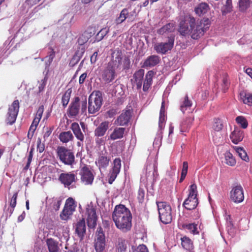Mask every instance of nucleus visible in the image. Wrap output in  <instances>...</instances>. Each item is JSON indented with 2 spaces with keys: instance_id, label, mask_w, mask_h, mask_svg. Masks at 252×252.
Listing matches in <instances>:
<instances>
[{
  "instance_id": "603ef678",
  "label": "nucleus",
  "mask_w": 252,
  "mask_h": 252,
  "mask_svg": "<svg viewBox=\"0 0 252 252\" xmlns=\"http://www.w3.org/2000/svg\"><path fill=\"white\" fill-rule=\"evenodd\" d=\"M38 95V92H36L33 90H30L28 94V99L29 100L33 101L34 103H35Z\"/></svg>"
},
{
  "instance_id": "c03bdc74",
  "label": "nucleus",
  "mask_w": 252,
  "mask_h": 252,
  "mask_svg": "<svg viewBox=\"0 0 252 252\" xmlns=\"http://www.w3.org/2000/svg\"><path fill=\"white\" fill-rule=\"evenodd\" d=\"M76 207L75 201L72 198L69 197L66 200L64 207L74 212Z\"/></svg>"
},
{
  "instance_id": "49530a36",
  "label": "nucleus",
  "mask_w": 252,
  "mask_h": 252,
  "mask_svg": "<svg viewBox=\"0 0 252 252\" xmlns=\"http://www.w3.org/2000/svg\"><path fill=\"white\" fill-rule=\"evenodd\" d=\"M191 102L189 100L188 95H186L185 96L184 100L183 101L182 104L181 105L180 109L183 113H184L188 108L191 107Z\"/></svg>"
},
{
  "instance_id": "1a4fd4ad",
  "label": "nucleus",
  "mask_w": 252,
  "mask_h": 252,
  "mask_svg": "<svg viewBox=\"0 0 252 252\" xmlns=\"http://www.w3.org/2000/svg\"><path fill=\"white\" fill-rule=\"evenodd\" d=\"M132 111L131 107L127 106L115 120V124L121 126H127L132 117Z\"/></svg>"
},
{
  "instance_id": "473e14b6",
  "label": "nucleus",
  "mask_w": 252,
  "mask_h": 252,
  "mask_svg": "<svg viewBox=\"0 0 252 252\" xmlns=\"http://www.w3.org/2000/svg\"><path fill=\"white\" fill-rule=\"evenodd\" d=\"M209 9V6L207 3H200L194 9L195 13L199 16L206 13Z\"/></svg>"
},
{
  "instance_id": "0eeeda50",
  "label": "nucleus",
  "mask_w": 252,
  "mask_h": 252,
  "mask_svg": "<svg viewBox=\"0 0 252 252\" xmlns=\"http://www.w3.org/2000/svg\"><path fill=\"white\" fill-rule=\"evenodd\" d=\"M197 186L193 184L189 186L188 198L184 201L183 206L188 210L195 209L198 204Z\"/></svg>"
},
{
  "instance_id": "a19ab883",
  "label": "nucleus",
  "mask_w": 252,
  "mask_h": 252,
  "mask_svg": "<svg viewBox=\"0 0 252 252\" xmlns=\"http://www.w3.org/2000/svg\"><path fill=\"white\" fill-rule=\"evenodd\" d=\"M197 225L195 223H191L184 224L183 225V227L185 229H188L193 234H197L199 233V232L197 231Z\"/></svg>"
},
{
  "instance_id": "dca6fc26",
  "label": "nucleus",
  "mask_w": 252,
  "mask_h": 252,
  "mask_svg": "<svg viewBox=\"0 0 252 252\" xmlns=\"http://www.w3.org/2000/svg\"><path fill=\"white\" fill-rule=\"evenodd\" d=\"M230 199L236 203L242 202L244 199V195L242 187L236 185L233 187L230 192Z\"/></svg>"
},
{
  "instance_id": "e2e57ef3",
  "label": "nucleus",
  "mask_w": 252,
  "mask_h": 252,
  "mask_svg": "<svg viewBox=\"0 0 252 252\" xmlns=\"http://www.w3.org/2000/svg\"><path fill=\"white\" fill-rule=\"evenodd\" d=\"M39 122L40 121H39V119L37 120V118H34L32 123V125L30 126V131H31L32 133H34Z\"/></svg>"
},
{
  "instance_id": "9b49d317",
  "label": "nucleus",
  "mask_w": 252,
  "mask_h": 252,
  "mask_svg": "<svg viewBox=\"0 0 252 252\" xmlns=\"http://www.w3.org/2000/svg\"><path fill=\"white\" fill-rule=\"evenodd\" d=\"M20 105L18 100H15L9 106L7 114L6 121L9 125L15 123L19 110Z\"/></svg>"
},
{
  "instance_id": "72a5a7b5",
  "label": "nucleus",
  "mask_w": 252,
  "mask_h": 252,
  "mask_svg": "<svg viewBox=\"0 0 252 252\" xmlns=\"http://www.w3.org/2000/svg\"><path fill=\"white\" fill-rule=\"evenodd\" d=\"M128 15L129 12L128 9L127 8H124L121 11L119 16L116 18V24L119 25L124 22L128 17Z\"/></svg>"
},
{
  "instance_id": "a211bd4d",
  "label": "nucleus",
  "mask_w": 252,
  "mask_h": 252,
  "mask_svg": "<svg viewBox=\"0 0 252 252\" xmlns=\"http://www.w3.org/2000/svg\"><path fill=\"white\" fill-rule=\"evenodd\" d=\"M112 61L108 63H111L115 68H118L122 64L123 53L121 50L116 49L112 53Z\"/></svg>"
},
{
  "instance_id": "774afa93",
  "label": "nucleus",
  "mask_w": 252,
  "mask_h": 252,
  "mask_svg": "<svg viewBox=\"0 0 252 252\" xmlns=\"http://www.w3.org/2000/svg\"><path fill=\"white\" fill-rule=\"evenodd\" d=\"M89 38L86 36H84V33H83L78 38V41L80 45H83L85 43H86Z\"/></svg>"
},
{
  "instance_id": "f8f14e48",
  "label": "nucleus",
  "mask_w": 252,
  "mask_h": 252,
  "mask_svg": "<svg viewBox=\"0 0 252 252\" xmlns=\"http://www.w3.org/2000/svg\"><path fill=\"white\" fill-rule=\"evenodd\" d=\"M80 175L81 181L85 185H92L94 180V175L90 167L87 165L83 166L80 169Z\"/></svg>"
},
{
  "instance_id": "a878e982",
  "label": "nucleus",
  "mask_w": 252,
  "mask_h": 252,
  "mask_svg": "<svg viewBox=\"0 0 252 252\" xmlns=\"http://www.w3.org/2000/svg\"><path fill=\"white\" fill-rule=\"evenodd\" d=\"M75 233L81 240L83 239L86 233V224L84 219L83 218L76 223Z\"/></svg>"
},
{
  "instance_id": "9d476101",
  "label": "nucleus",
  "mask_w": 252,
  "mask_h": 252,
  "mask_svg": "<svg viewBox=\"0 0 252 252\" xmlns=\"http://www.w3.org/2000/svg\"><path fill=\"white\" fill-rule=\"evenodd\" d=\"M20 105L18 100H15L9 106L7 114L6 121L9 125L15 123L19 110Z\"/></svg>"
},
{
  "instance_id": "4468645a",
  "label": "nucleus",
  "mask_w": 252,
  "mask_h": 252,
  "mask_svg": "<svg viewBox=\"0 0 252 252\" xmlns=\"http://www.w3.org/2000/svg\"><path fill=\"white\" fill-rule=\"evenodd\" d=\"M121 168V159L116 158L112 163V167L109 171L108 183L112 184L119 174Z\"/></svg>"
},
{
  "instance_id": "412c9836",
  "label": "nucleus",
  "mask_w": 252,
  "mask_h": 252,
  "mask_svg": "<svg viewBox=\"0 0 252 252\" xmlns=\"http://www.w3.org/2000/svg\"><path fill=\"white\" fill-rule=\"evenodd\" d=\"M160 61V58L158 56L151 55L145 60L142 67L143 68L154 67L158 64Z\"/></svg>"
},
{
  "instance_id": "6e6552de",
  "label": "nucleus",
  "mask_w": 252,
  "mask_h": 252,
  "mask_svg": "<svg viewBox=\"0 0 252 252\" xmlns=\"http://www.w3.org/2000/svg\"><path fill=\"white\" fill-rule=\"evenodd\" d=\"M174 44V37L170 36L168 37V41L166 42H159L155 44L154 49L158 54L164 55L173 48Z\"/></svg>"
},
{
  "instance_id": "bf43d9fd",
  "label": "nucleus",
  "mask_w": 252,
  "mask_h": 252,
  "mask_svg": "<svg viewBox=\"0 0 252 252\" xmlns=\"http://www.w3.org/2000/svg\"><path fill=\"white\" fill-rule=\"evenodd\" d=\"M83 33H84V36H87L90 39L95 33V28L89 27Z\"/></svg>"
},
{
  "instance_id": "f257e3e1",
  "label": "nucleus",
  "mask_w": 252,
  "mask_h": 252,
  "mask_svg": "<svg viewBox=\"0 0 252 252\" xmlns=\"http://www.w3.org/2000/svg\"><path fill=\"white\" fill-rule=\"evenodd\" d=\"M208 19L196 20L189 14L181 16L179 20L178 31L183 36L190 35L193 39H198L202 36L210 27Z\"/></svg>"
},
{
  "instance_id": "2f4dec72",
  "label": "nucleus",
  "mask_w": 252,
  "mask_h": 252,
  "mask_svg": "<svg viewBox=\"0 0 252 252\" xmlns=\"http://www.w3.org/2000/svg\"><path fill=\"white\" fill-rule=\"evenodd\" d=\"M193 119L191 118H186L180 124V131L185 132L189 130Z\"/></svg>"
},
{
  "instance_id": "4be33fe9",
  "label": "nucleus",
  "mask_w": 252,
  "mask_h": 252,
  "mask_svg": "<svg viewBox=\"0 0 252 252\" xmlns=\"http://www.w3.org/2000/svg\"><path fill=\"white\" fill-rule=\"evenodd\" d=\"M128 241L123 237H119L115 243L116 252H126Z\"/></svg>"
},
{
  "instance_id": "f03ea898",
  "label": "nucleus",
  "mask_w": 252,
  "mask_h": 252,
  "mask_svg": "<svg viewBox=\"0 0 252 252\" xmlns=\"http://www.w3.org/2000/svg\"><path fill=\"white\" fill-rule=\"evenodd\" d=\"M112 217L116 227L123 232H126L131 229L132 215L129 210L124 205H116Z\"/></svg>"
},
{
  "instance_id": "7ed1b4c3",
  "label": "nucleus",
  "mask_w": 252,
  "mask_h": 252,
  "mask_svg": "<svg viewBox=\"0 0 252 252\" xmlns=\"http://www.w3.org/2000/svg\"><path fill=\"white\" fill-rule=\"evenodd\" d=\"M87 106V98H85L84 100L80 101V98L78 96L75 97L71 102L67 113L69 118H74L76 117L80 112L81 114H84L86 112Z\"/></svg>"
},
{
  "instance_id": "09e8293b",
  "label": "nucleus",
  "mask_w": 252,
  "mask_h": 252,
  "mask_svg": "<svg viewBox=\"0 0 252 252\" xmlns=\"http://www.w3.org/2000/svg\"><path fill=\"white\" fill-rule=\"evenodd\" d=\"M65 249L68 250L67 252H82V251L79 249L78 244L76 243H74L71 246H69V244L67 243L65 245Z\"/></svg>"
},
{
  "instance_id": "6e6d98bb",
  "label": "nucleus",
  "mask_w": 252,
  "mask_h": 252,
  "mask_svg": "<svg viewBox=\"0 0 252 252\" xmlns=\"http://www.w3.org/2000/svg\"><path fill=\"white\" fill-rule=\"evenodd\" d=\"M33 151H34V148L33 147L31 148L30 151L29 153V155H28V161H27V164L24 168V170L25 171L27 170L30 166L31 162L32 161V157H33Z\"/></svg>"
},
{
  "instance_id": "79ce46f5",
  "label": "nucleus",
  "mask_w": 252,
  "mask_h": 252,
  "mask_svg": "<svg viewBox=\"0 0 252 252\" xmlns=\"http://www.w3.org/2000/svg\"><path fill=\"white\" fill-rule=\"evenodd\" d=\"M96 236L95 242H105V235L102 228L100 226L97 228Z\"/></svg>"
},
{
  "instance_id": "052dcab7",
  "label": "nucleus",
  "mask_w": 252,
  "mask_h": 252,
  "mask_svg": "<svg viewBox=\"0 0 252 252\" xmlns=\"http://www.w3.org/2000/svg\"><path fill=\"white\" fill-rule=\"evenodd\" d=\"M62 200L60 198L53 199L52 201V207L55 211H58L60 208Z\"/></svg>"
},
{
  "instance_id": "338daca9",
  "label": "nucleus",
  "mask_w": 252,
  "mask_h": 252,
  "mask_svg": "<svg viewBox=\"0 0 252 252\" xmlns=\"http://www.w3.org/2000/svg\"><path fill=\"white\" fill-rule=\"evenodd\" d=\"M130 65V61L128 57H125L123 61V67L124 69H129Z\"/></svg>"
},
{
  "instance_id": "0e129e2a",
  "label": "nucleus",
  "mask_w": 252,
  "mask_h": 252,
  "mask_svg": "<svg viewBox=\"0 0 252 252\" xmlns=\"http://www.w3.org/2000/svg\"><path fill=\"white\" fill-rule=\"evenodd\" d=\"M37 150L40 153H42L45 150V144L42 143L41 139L38 138L37 140Z\"/></svg>"
},
{
  "instance_id": "680f3d73",
  "label": "nucleus",
  "mask_w": 252,
  "mask_h": 252,
  "mask_svg": "<svg viewBox=\"0 0 252 252\" xmlns=\"http://www.w3.org/2000/svg\"><path fill=\"white\" fill-rule=\"evenodd\" d=\"M17 196H18V192H16L13 194V195L11 199L10 205L12 208V210L10 211L11 214L12 213V212L14 210V208L15 207V206L16 205V200H17Z\"/></svg>"
},
{
  "instance_id": "f3484780",
  "label": "nucleus",
  "mask_w": 252,
  "mask_h": 252,
  "mask_svg": "<svg viewBox=\"0 0 252 252\" xmlns=\"http://www.w3.org/2000/svg\"><path fill=\"white\" fill-rule=\"evenodd\" d=\"M87 216V221L88 226L90 228H94L96 225L97 216L96 210L93 207H89L86 208V212Z\"/></svg>"
},
{
  "instance_id": "b1692460",
  "label": "nucleus",
  "mask_w": 252,
  "mask_h": 252,
  "mask_svg": "<svg viewBox=\"0 0 252 252\" xmlns=\"http://www.w3.org/2000/svg\"><path fill=\"white\" fill-rule=\"evenodd\" d=\"M110 160V159L109 157L102 154L99 156L95 161V164L100 170L105 169L108 166Z\"/></svg>"
},
{
  "instance_id": "4d7b16f0",
  "label": "nucleus",
  "mask_w": 252,
  "mask_h": 252,
  "mask_svg": "<svg viewBox=\"0 0 252 252\" xmlns=\"http://www.w3.org/2000/svg\"><path fill=\"white\" fill-rule=\"evenodd\" d=\"M145 198V191L143 188L139 187L137 192V198L140 203L143 202Z\"/></svg>"
},
{
  "instance_id": "aec40b11",
  "label": "nucleus",
  "mask_w": 252,
  "mask_h": 252,
  "mask_svg": "<svg viewBox=\"0 0 252 252\" xmlns=\"http://www.w3.org/2000/svg\"><path fill=\"white\" fill-rule=\"evenodd\" d=\"M110 123L108 121L101 122L94 130V135L95 137L103 136L109 127Z\"/></svg>"
},
{
  "instance_id": "423d86ee",
  "label": "nucleus",
  "mask_w": 252,
  "mask_h": 252,
  "mask_svg": "<svg viewBox=\"0 0 252 252\" xmlns=\"http://www.w3.org/2000/svg\"><path fill=\"white\" fill-rule=\"evenodd\" d=\"M160 221L164 224L171 222L173 213L171 206L166 202H156Z\"/></svg>"
},
{
  "instance_id": "8fccbe9b",
  "label": "nucleus",
  "mask_w": 252,
  "mask_h": 252,
  "mask_svg": "<svg viewBox=\"0 0 252 252\" xmlns=\"http://www.w3.org/2000/svg\"><path fill=\"white\" fill-rule=\"evenodd\" d=\"M173 27L174 26L173 24L168 23L163 26L159 30H158L157 32L159 34L163 35L164 33H165L167 32H170L171 29H172Z\"/></svg>"
},
{
  "instance_id": "6ab92c4d",
  "label": "nucleus",
  "mask_w": 252,
  "mask_h": 252,
  "mask_svg": "<svg viewBox=\"0 0 252 252\" xmlns=\"http://www.w3.org/2000/svg\"><path fill=\"white\" fill-rule=\"evenodd\" d=\"M229 137L232 143L237 144L242 141L244 137V133L240 128L235 127L234 130L230 133Z\"/></svg>"
},
{
  "instance_id": "f704fd0d",
  "label": "nucleus",
  "mask_w": 252,
  "mask_h": 252,
  "mask_svg": "<svg viewBox=\"0 0 252 252\" xmlns=\"http://www.w3.org/2000/svg\"><path fill=\"white\" fill-rule=\"evenodd\" d=\"M181 244L184 249L188 251L193 249V243L189 237L187 236L183 237L181 238Z\"/></svg>"
},
{
  "instance_id": "39448f33",
  "label": "nucleus",
  "mask_w": 252,
  "mask_h": 252,
  "mask_svg": "<svg viewBox=\"0 0 252 252\" xmlns=\"http://www.w3.org/2000/svg\"><path fill=\"white\" fill-rule=\"evenodd\" d=\"M102 94L99 91H94L89 96L88 112L94 114L98 112L102 104Z\"/></svg>"
},
{
  "instance_id": "58836bf2",
  "label": "nucleus",
  "mask_w": 252,
  "mask_h": 252,
  "mask_svg": "<svg viewBox=\"0 0 252 252\" xmlns=\"http://www.w3.org/2000/svg\"><path fill=\"white\" fill-rule=\"evenodd\" d=\"M234 149L242 159L247 162L249 161V157L243 148L235 146L234 147Z\"/></svg>"
},
{
  "instance_id": "5fc2aeb1",
  "label": "nucleus",
  "mask_w": 252,
  "mask_h": 252,
  "mask_svg": "<svg viewBox=\"0 0 252 252\" xmlns=\"http://www.w3.org/2000/svg\"><path fill=\"white\" fill-rule=\"evenodd\" d=\"M222 82V90L224 93H225L228 89L230 85V82L226 76H224L223 77Z\"/></svg>"
},
{
  "instance_id": "ddd939ff",
  "label": "nucleus",
  "mask_w": 252,
  "mask_h": 252,
  "mask_svg": "<svg viewBox=\"0 0 252 252\" xmlns=\"http://www.w3.org/2000/svg\"><path fill=\"white\" fill-rule=\"evenodd\" d=\"M116 69L111 63H108L107 66L102 71L101 76L105 84L112 82L116 77Z\"/></svg>"
},
{
  "instance_id": "c9c22d12",
  "label": "nucleus",
  "mask_w": 252,
  "mask_h": 252,
  "mask_svg": "<svg viewBox=\"0 0 252 252\" xmlns=\"http://www.w3.org/2000/svg\"><path fill=\"white\" fill-rule=\"evenodd\" d=\"M72 90L71 88L67 89L63 94L62 97V103L63 108H65L69 101Z\"/></svg>"
},
{
  "instance_id": "2eb2a0df",
  "label": "nucleus",
  "mask_w": 252,
  "mask_h": 252,
  "mask_svg": "<svg viewBox=\"0 0 252 252\" xmlns=\"http://www.w3.org/2000/svg\"><path fill=\"white\" fill-rule=\"evenodd\" d=\"M76 175L73 172L62 173L59 176L58 180L65 188H68L76 180Z\"/></svg>"
},
{
  "instance_id": "c85d7f7f",
  "label": "nucleus",
  "mask_w": 252,
  "mask_h": 252,
  "mask_svg": "<svg viewBox=\"0 0 252 252\" xmlns=\"http://www.w3.org/2000/svg\"><path fill=\"white\" fill-rule=\"evenodd\" d=\"M154 74V73L153 71L150 70L148 71V72L146 74L145 79L143 86V91H147L149 90V88L151 87L152 83Z\"/></svg>"
},
{
  "instance_id": "de8ad7c7",
  "label": "nucleus",
  "mask_w": 252,
  "mask_h": 252,
  "mask_svg": "<svg viewBox=\"0 0 252 252\" xmlns=\"http://www.w3.org/2000/svg\"><path fill=\"white\" fill-rule=\"evenodd\" d=\"M188 163L187 161H184L183 163V168L181 172V177L179 183H182L185 179L188 173Z\"/></svg>"
},
{
  "instance_id": "a18cd8bd",
  "label": "nucleus",
  "mask_w": 252,
  "mask_h": 252,
  "mask_svg": "<svg viewBox=\"0 0 252 252\" xmlns=\"http://www.w3.org/2000/svg\"><path fill=\"white\" fill-rule=\"evenodd\" d=\"M236 123L244 129L246 128L248 126V123L247 119L242 116H239L236 118Z\"/></svg>"
},
{
  "instance_id": "c756f323",
  "label": "nucleus",
  "mask_w": 252,
  "mask_h": 252,
  "mask_svg": "<svg viewBox=\"0 0 252 252\" xmlns=\"http://www.w3.org/2000/svg\"><path fill=\"white\" fill-rule=\"evenodd\" d=\"M241 99L244 103L249 106H252V94L245 91L241 92L240 94Z\"/></svg>"
},
{
  "instance_id": "5701e85b",
  "label": "nucleus",
  "mask_w": 252,
  "mask_h": 252,
  "mask_svg": "<svg viewBox=\"0 0 252 252\" xmlns=\"http://www.w3.org/2000/svg\"><path fill=\"white\" fill-rule=\"evenodd\" d=\"M126 130V129L125 127H116L110 134L108 139L114 141L123 138L125 135Z\"/></svg>"
},
{
  "instance_id": "7c9ffc66",
  "label": "nucleus",
  "mask_w": 252,
  "mask_h": 252,
  "mask_svg": "<svg viewBox=\"0 0 252 252\" xmlns=\"http://www.w3.org/2000/svg\"><path fill=\"white\" fill-rule=\"evenodd\" d=\"M74 136L70 131L62 132L59 135V139L63 143H66L73 140Z\"/></svg>"
},
{
  "instance_id": "69168bd1",
  "label": "nucleus",
  "mask_w": 252,
  "mask_h": 252,
  "mask_svg": "<svg viewBox=\"0 0 252 252\" xmlns=\"http://www.w3.org/2000/svg\"><path fill=\"white\" fill-rule=\"evenodd\" d=\"M53 127H46L45 128V131L43 134V138L45 140L47 139L52 132Z\"/></svg>"
},
{
  "instance_id": "4c0bfd02",
  "label": "nucleus",
  "mask_w": 252,
  "mask_h": 252,
  "mask_svg": "<svg viewBox=\"0 0 252 252\" xmlns=\"http://www.w3.org/2000/svg\"><path fill=\"white\" fill-rule=\"evenodd\" d=\"M225 163L229 166H233L236 163V161L232 154L229 151H227L224 154Z\"/></svg>"
},
{
  "instance_id": "20e7f679",
  "label": "nucleus",
  "mask_w": 252,
  "mask_h": 252,
  "mask_svg": "<svg viewBox=\"0 0 252 252\" xmlns=\"http://www.w3.org/2000/svg\"><path fill=\"white\" fill-rule=\"evenodd\" d=\"M57 158L64 165L72 166L75 163V156L71 150L64 146H58L56 149Z\"/></svg>"
},
{
  "instance_id": "cd10ccee",
  "label": "nucleus",
  "mask_w": 252,
  "mask_h": 252,
  "mask_svg": "<svg viewBox=\"0 0 252 252\" xmlns=\"http://www.w3.org/2000/svg\"><path fill=\"white\" fill-rule=\"evenodd\" d=\"M46 243L49 252H59L60 248L58 241L50 238L46 239Z\"/></svg>"
},
{
  "instance_id": "3c124183",
  "label": "nucleus",
  "mask_w": 252,
  "mask_h": 252,
  "mask_svg": "<svg viewBox=\"0 0 252 252\" xmlns=\"http://www.w3.org/2000/svg\"><path fill=\"white\" fill-rule=\"evenodd\" d=\"M109 31V30L107 28L102 29L96 34V40L97 41L101 40L103 37L108 33Z\"/></svg>"
},
{
  "instance_id": "e433bc0d",
  "label": "nucleus",
  "mask_w": 252,
  "mask_h": 252,
  "mask_svg": "<svg viewBox=\"0 0 252 252\" xmlns=\"http://www.w3.org/2000/svg\"><path fill=\"white\" fill-rule=\"evenodd\" d=\"M223 127V124L222 120L219 118H215L213 119L212 128L216 131L219 132L222 130Z\"/></svg>"
},
{
  "instance_id": "37998d69",
  "label": "nucleus",
  "mask_w": 252,
  "mask_h": 252,
  "mask_svg": "<svg viewBox=\"0 0 252 252\" xmlns=\"http://www.w3.org/2000/svg\"><path fill=\"white\" fill-rule=\"evenodd\" d=\"M251 3L250 0H239V9L242 12L245 11L250 6Z\"/></svg>"
},
{
  "instance_id": "13d9d810",
  "label": "nucleus",
  "mask_w": 252,
  "mask_h": 252,
  "mask_svg": "<svg viewBox=\"0 0 252 252\" xmlns=\"http://www.w3.org/2000/svg\"><path fill=\"white\" fill-rule=\"evenodd\" d=\"M105 247V242H95L94 248L96 252H103Z\"/></svg>"
},
{
  "instance_id": "393cba45",
  "label": "nucleus",
  "mask_w": 252,
  "mask_h": 252,
  "mask_svg": "<svg viewBox=\"0 0 252 252\" xmlns=\"http://www.w3.org/2000/svg\"><path fill=\"white\" fill-rule=\"evenodd\" d=\"M144 73L145 71L144 69H140L136 71L133 75L134 83L136 84L137 89L141 88Z\"/></svg>"
},
{
  "instance_id": "ea45409f",
  "label": "nucleus",
  "mask_w": 252,
  "mask_h": 252,
  "mask_svg": "<svg viewBox=\"0 0 252 252\" xmlns=\"http://www.w3.org/2000/svg\"><path fill=\"white\" fill-rule=\"evenodd\" d=\"M73 213V211L63 207V209L60 215V218L62 220H67L72 215Z\"/></svg>"
},
{
  "instance_id": "864d4df0",
  "label": "nucleus",
  "mask_w": 252,
  "mask_h": 252,
  "mask_svg": "<svg viewBox=\"0 0 252 252\" xmlns=\"http://www.w3.org/2000/svg\"><path fill=\"white\" fill-rule=\"evenodd\" d=\"M118 112V108H111L106 112L105 117L107 118H112L114 117Z\"/></svg>"
},
{
  "instance_id": "bb28decb",
  "label": "nucleus",
  "mask_w": 252,
  "mask_h": 252,
  "mask_svg": "<svg viewBox=\"0 0 252 252\" xmlns=\"http://www.w3.org/2000/svg\"><path fill=\"white\" fill-rule=\"evenodd\" d=\"M71 129L72 130L73 134L76 138L82 142L84 140V135L82 132L79 124L76 122H73L71 124L70 126Z\"/></svg>"
}]
</instances>
